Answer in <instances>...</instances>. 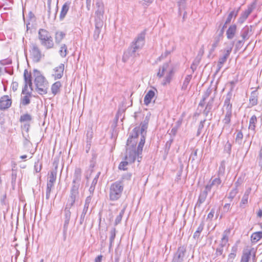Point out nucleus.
Wrapping results in <instances>:
<instances>
[{
  "label": "nucleus",
  "mask_w": 262,
  "mask_h": 262,
  "mask_svg": "<svg viewBox=\"0 0 262 262\" xmlns=\"http://www.w3.org/2000/svg\"><path fill=\"white\" fill-rule=\"evenodd\" d=\"M96 5L97 9L95 12V21H101L103 22L104 5L101 0L98 1L96 3Z\"/></svg>",
  "instance_id": "obj_12"
},
{
  "label": "nucleus",
  "mask_w": 262,
  "mask_h": 262,
  "mask_svg": "<svg viewBox=\"0 0 262 262\" xmlns=\"http://www.w3.org/2000/svg\"><path fill=\"white\" fill-rule=\"evenodd\" d=\"M25 95V96L21 98V103L23 105H27L30 103V98L31 95V91L27 92V94Z\"/></svg>",
  "instance_id": "obj_32"
},
{
  "label": "nucleus",
  "mask_w": 262,
  "mask_h": 262,
  "mask_svg": "<svg viewBox=\"0 0 262 262\" xmlns=\"http://www.w3.org/2000/svg\"><path fill=\"white\" fill-rule=\"evenodd\" d=\"M179 7V11L184 8L185 0H176Z\"/></svg>",
  "instance_id": "obj_53"
},
{
  "label": "nucleus",
  "mask_w": 262,
  "mask_h": 262,
  "mask_svg": "<svg viewBox=\"0 0 262 262\" xmlns=\"http://www.w3.org/2000/svg\"><path fill=\"white\" fill-rule=\"evenodd\" d=\"M205 121H206V120L204 119V120H202L200 122V123L199 125L198 131L196 133L197 136H199L203 133V129L204 127V123L205 122Z\"/></svg>",
  "instance_id": "obj_45"
},
{
  "label": "nucleus",
  "mask_w": 262,
  "mask_h": 262,
  "mask_svg": "<svg viewBox=\"0 0 262 262\" xmlns=\"http://www.w3.org/2000/svg\"><path fill=\"white\" fill-rule=\"evenodd\" d=\"M228 241V237L227 232L225 231L223 234V237L221 239V243L216 249L215 255L216 257L223 255V248L226 246Z\"/></svg>",
  "instance_id": "obj_14"
},
{
  "label": "nucleus",
  "mask_w": 262,
  "mask_h": 262,
  "mask_svg": "<svg viewBox=\"0 0 262 262\" xmlns=\"http://www.w3.org/2000/svg\"><path fill=\"white\" fill-rule=\"evenodd\" d=\"M100 172H98L97 174L96 175V176L95 177V178H94L92 182V184H91V186H94L95 187L97 183V181H98V179L99 177V174H100Z\"/></svg>",
  "instance_id": "obj_55"
},
{
  "label": "nucleus",
  "mask_w": 262,
  "mask_h": 262,
  "mask_svg": "<svg viewBox=\"0 0 262 262\" xmlns=\"http://www.w3.org/2000/svg\"><path fill=\"white\" fill-rule=\"evenodd\" d=\"M30 52L33 60L36 62H39L42 57V54L39 48L36 45H33Z\"/></svg>",
  "instance_id": "obj_15"
},
{
  "label": "nucleus",
  "mask_w": 262,
  "mask_h": 262,
  "mask_svg": "<svg viewBox=\"0 0 262 262\" xmlns=\"http://www.w3.org/2000/svg\"><path fill=\"white\" fill-rule=\"evenodd\" d=\"M237 27L235 25H231L226 31L227 38L228 39H233L236 32Z\"/></svg>",
  "instance_id": "obj_24"
},
{
  "label": "nucleus",
  "mask_w": 262,
  "mask_h": 262,
  "mask_svg": "<svg viewBox=\"0 0 262 262\" xmlns=\"http://www.w3.org/2000/svg\"><path fill=\"white\" fill-rule=\"evenodd\" d=\"M64 70V65L63 63H60L58 66L55 67L53 69L54 73L53 76L55 79H58L61 78L63 75V71Z\"/></svg>",
  "instance_id": "obj_16"
},
{
  "label": "nucleus",
  "mask_w": 262,
  "mask_h": 262,
  "mask_svg": "<svg viewBox=\"0 0 262 262\" xmlns=\"http://www.w3.org/2000/svg\"><path fill=\"white\" fill-rule=\"evenodd\" d=\"M70 209H68V208H65L64 210V221L63 224V229L64 231H66L68 227L69 224V222L71 219V212L70 211Z\"/></svg>",
  "instance_id": "obj_21"
},
{
  "label": "nucleus",
  "mask_w": 262,
  "mask_h": 262,
  "mask_svg": "<svg viewBox=\"0 0 262 262\" xmlns=\"http://www.w3.org/2000/svg\"><path fill=\"white\" fill-rule=\"evenodd\" d=\"M155 96V91L153 90H149L145 95L144 98V102L146 105H148L151 102L152 99Z\"/></svg>",
  "instance_id": "obj_25"
},
{
  "label": "nucleus",
  "mask_w": 262,
  "mask_h": 262,
  "mask_svg": "<svg viewBox=\"0 0 262 262\" xmlns=\"http://www.w3.org/2000/svg\"><path fill=\"white\" fill-rule=\"evenodd\" d=\"M154 0H142V4L144 6H148L153 2Z\"/></svg>",
  "instance_id": "obj_58"
},
{
  "label": "nucleus",
  "mask_w": 262,
  "mask_h": 262,
  "mask_svg": "<svg viewBox=\"0 0 262 262\" xmlns=\"http://www.w3.org/2000/svg\"><path fill=\"white\" fill-rule=\"evenodd\" d=\"M192 78V75H187L183 81V84L182 85V90L183 91H186L188 89V85L190 83V81Z\"/></svg>",
  "instance_id": "obj_33"
},
{
  "label": "nucleus",
  "mask_w": 262,
  "mask_h": 262,
  "mask_svg": "<svg viewBox=\"0 0 262 262\" xmlns=\"http://www.w3.org/2000/svg\"><path fill=\"white\" fill-rule=\"evenodd\" d=\"M235 256H236V254L230 253L228 256V261L229 262H232L233 260L234 259Z\"/></svg>",
  "instance_id": "obj_63"
},
{
  "label": "nucleus",
  "mask_w": 262,
  "mask_h": 262,
  "mask_svg": "<svg viewBox=\"0 0 262 262\" xmlns=\"http://www.w3.org/2000/svg\"><path fill=\"white\" fill-rule=\"evenodd\" d=\"M142 151L139 152L138 146L136 148L135 140L127 139L126 143V151L125 156V161L121 162L119 165V169L120 170H126V166L128 163H132L135 162L136 158H138V162L139 159H141L140 155L142 154Z\"/></svg>",
  "instance_id": "obj_2"
},
{
  "label": "nucleus",
  "mask_w": 262,
  "mask_h": 262,
  "mask_svg": "<svg viewBox=\"0 0 262 262\" xmlns=\"http://www.w3.org/2000/svg\"><path fill=\"white\" fill-rule=\"evenodd\" d=\"M232 97V92L231 91L229 92L226 95L222 108V113L224 116L222 120L224 123L223 130H229L230 127L231 118L232 115V105L230 102Z\"/></svg>",
  "instance_id": "obj_3"
},
{
  "label": "nucleus",
  "mask_w": 262,
  "mask_h": 262,
  "mask_svg": "<svg viewBox=\"0 0 262 262\" xmlns=\"http://www.w3.org/2000/svg\"><path fill=\"white\" fill-rule=\"evenodd\" d=\"M258 95V93L256 90L251 92L249 98V103L251 106H254L257 104Z\"/></svg>",
  "instance_id": "obj_27"
},
{
  "label": "nucleus",
  "mask_w": 262,
  "mask_h": 262,
  "mask_svg": "<svg viewBox=\"0 0 262 262\" xmlns=\"http://www.w3.org/2000/svg\"><path fill=\"white\" fill-rule=\"evenodd\" d=\"M24 77L25 80V83L28 84L30 88H31V90L32 91V82L31 79V74L28 72L27 70H25L24 71Z\"/></svg>",
  "instance_id": "obj_28"
},
{
  "label": "nucleus",
  "mask_w": 262,
  "mask_h": 262,
  "mask_svg": "<svg viewBox=\"0 0 262 262\" xmlns=\"http://www.w3.org/2000/svg\"><path fill=\"white\" fill-rule=\"evenodd\" d=\"M214 209H212L211 211L209 212V213L207 215V219L212 220L214 216Z\"/></svg>",
  "instance_id": "obj_61"
},
{
  "label": "nucleus",
  "mask_w": 262,
  "mask_h": 262,
  "mask_svg": "<svg viewBox=\"0 0 262 262\" xmlns=\"http://www.w3.org/2000/svg\"><path fill=\"white\" fill-rule=\"evenodd\" d=\"M32 117L31 115L29 114H25L20 116L19 121L21 123H25L24 125V128H26L27 130H29L30 127V122L32 121Z\"/></svg>",
  "instance_id": "obj_17"
},
{
  "label": "nucleus",
  "mask_w": 262,
  "mask_h": 262,
  "mask_svg": "<svg viewBox=\"0 0 262 262\" xmlns=\"http://www.w3.org/2000/svg\"><path fill=\"white\" fill-rule=\"evenodd\" d=\"M262 238V231L253 233L251 236V240L252 243H256Z\"/></svg>",
  "instance_id": "obj_34"
},
{
  "label": "nucleus",
  "mask_w": 262,
  "mask_h": 262,
  "mask_svg": "<svg viewBox=\"0 0 262 262\" xmlns=\"http://www.w3.org/2000/svg\"><path fill=\"white\" fill-rule=\"evenodd\" d=\"M208 192H209V191L207 190L206 188L205 187V189L203 191H202L200 194L198 201L195 205V208L196 207H200L201 205L205 202L208 195Z\"/></svg>",
  "instance_id": "obj_23"
},
{
  "label": "nucleus",
  "mask_w": 262,
  "mask_h": 262,
  "mask_svg": "<svg viewBox=\"0 0 262 262\" xmlns=\"http://www.w3.org/2000/svg\"><path fill=\"white\" fill-rule=\"evenodd\" d=\"M116 236V229L115 228H112L110 231V245H112L113 242L114 241V239Z\"/></svg>",
  "instance_id": "obj_47"
},
{
  "label": "nucleus",
  "mask_w": 262,
  "mask_h": 262,
  "mask_svg": "<svg viewBox=\"0 0 262 262\" xmlns=\"http://www.w3.org/2000/svg\"><path fill=\"white\" fill-rule=\"evenodd\" d=\"M66 34L62 31H57L55 34V40L57 44H59L65 37Z\"/></svg>",
  "instance_id": "obj_29"
},
{
  "label": "nucleus",
  "mask_w": 262,
  "mask_h": 262,
  "mask_svg": "<svg viewBox=\"0 0 262 262\" xmlns=\"http://www.w3.org/2000/svg\"><path fill=\"white\" fill-rule=\"evenodd\" d=\"M230 209V204L227 203V204H226L224 206L223 209H224V212H227L228 211H229Z\"/></svg>",
  "instance_id": "obj_64"
},
{
  "label": "nucleus",
  "mask_w": 262,
  "mask_h": 262,
  "mask_svg": "<svg viewBox=\"0 0 262 262\" xmlns=\"http://www.w3.org/2000/svg\"><path fill=\"white\" fill-rule=\"evenodd\" d=\"M220 41V38L219 37H216L214 38L213 42L211 45V47L209 50V53L210 54H211L212 53H213L214 51L216 48L218 46Z\"/></svg>",
  "instance_id": "obj_38"
},
{
  "label": "nucleus",
  "mask_w": 262,
  "mask_h": 262,
  "mask_svg": "<svg viewBox=\"0 0 262 262\" xmlns=\"http://www.w3.org/2000/svg\"><path fill=\"white\" fill-rule=\"evenodd\" d=\"M11 176H12V183L15 182L16 181V177H17L16 172L14 170H13L12 172Z\"/></svg>",
  "instance_id": "obj_62"
},
{
  "label": "nucleus",
  "mask_w": 262,
  "mask_h": 262,
  "mask_svg": "<svg viewBox=\"0 0 262 262\" xmlns=\"http://www.w3.org/2000/svg\"><path fill=\"white\" fill-rule=\"evenodd\" d=\"M225 45L226 46V48L221 51L223 53V55H221L219 59L217 67L219 70L222 67L223 64L226 61L227 58L229 57L234 42H226Z\"/></svg>",
  "instance_id": "obj_9"
},
{
  "label": "nucleus",
  "mask_w": 262,
  "mask_h": 262,
  "mask_svg": "<svg viewBox=\"0 0 262 262\" xmlns=\"http://www.w3.org/2000/svg\"><path fill=\"white\" fill-rule=\"evenodd\" d=\"M172 74V68L170 67V64L169 62H166L164 63L162 66L160 67L159 72L157 74V76L159 78H161L162 77L165 75V77L163 79L162 84L163 85H166L167 84L170 83L171 80Z\"/></svg>",
  "instance_id": "obj_8"
},
{
  "label": "nucleus",
  "mask_w": 262,
  "mask_h": 262,
  "mask_svg": "<svg viewBox=\"0 0 262 262\" xmlns=\"http://www.w3.org/2000/svg\"><path fill=\"white\" fill-rule=\"evenodd\" d=\"M70 5V3L66 2L62 6L59 15V19L60 20H62L64 18L69 10Z\"/></svg>",
  "instance_id": "obj_26"
},
{
  "label": "nucleus",
  "mask_w": 262,
  "mask_h": 262,
  "mask_svg": "<svg viewBox=\"0 0 262 262\" xmlns=\"http://www.w3.org/2000/svg\"><path fill=\"white\" fill-rule=\"evenodd\" d=\"M81 169L79 167H76L75 169L74 172L73 174V179L72 181V184L71 189L79 190V188L81 180Z\"/></svg>",
  "instance_id": "obj_10"
},
{
  "label": "nucleus",
  "mask_w": 262,
  "mask_h": 262,
  "mask_svg": "<svg viewBox=\"0 0 262 262\" xmlns=\"http://www.w3.org/2000/svg\"><path fill=\"white\" fill-rule=\"evenodd\" d=\"M238 192V189L237 187L233 189L229 194L228 198L232 200Z\"/></svg>",
  "instance_id": "obj_50"
},
{
  "label": "nucleus",
  "mask_w": 262,
  "mask_h": 262,
  "mask_svg": "<svg viewBox=\"0 0 262 262\" xmlns=\"http://www.w3.org/2000/svg\"><path fill=\"white\" fill-rule=\"evenodd\" d=\"M145 32H142L132 43L131 46L124 52L123 56V60L125 61L130 57H135L136 52L140 49H141L144 45Z\"/></svg>",
  "instance_id": "obj_4"
},
{
  "label": "nucleus",
  "mask_w": 262,
  "mask_h": 262,
  "mask_svg": "<svg viewBox=\"0 0 262 262\" xmlns=\"http://www.w3.org/2000/svg\"><path fill=\"white\" fill-rule=\"evenodd\" d=\"M61 87V83L60 81H56L51 86V91L54 95H56L60 91Z\"/></svg>",
  "instance_id": "obj_30"
},
{
  "label": "nucleus",
  "mask_w": 262,
  "mask_h": 262,
  "mask_svg": "<svg viewBox=\"0 0 262 262\" xmlns=\"http://www.w3.org/2000/svg\"><path fill=\"white\" fill-rule=\"evenodd\" d=\"M53 186H54V184L49 183L47 182L46 194V199H47V200H48L50 198L51 190H52Z\"/></svg>",
  "instance_id": "obj_43"
},
{
  "label": "nucleus",
  "mask_w": 262,
  "mask_h": 262,
  "mask_svg": "<svg viewBox=\"0 0 262 262\" xmlns=\"http://www.w3.org/2000/svg\"><path fill=\"white\" fill-rule=\"evenodd\" d=\"M225 171V165L224 164H221V165L219 167V176H223L224 173Z\"/></svg>",
  "instance_id": "obj_56"
},
{
  "label": "nucleus",
  "mask_w": 262,
  "mask_h": 262,
  "mask_svg": "<svg viewBox=\"0 0 262 262\" xmlns=\"http://www.w3.org/2000/svg\"><path fill=\"white\" fill-rule=\"evenodd\" d=\"M249 30L248 28H245L242 31L241 36L242 37V40L244 41L246 39H248L249 38Z\"/></svg>",
  "instance_id": "obj_40"
},
{
  "label": "nucleus",
  "mask_w": 262,
  "mask_h": 262,
  "mask_svg": "<svg viewBox=\"0 0 262 262\" xmlns=\"http://www.w3.org/2000/svg\"><path fill=\"white\" fill-rule=\"evenodd\" d=\"M251 189H249L248 190H247L244 193L242 201L241 203V206H242V205L246 204L248 203V200L249 198V195Z\"/></svg>",
  "instance_id": "obj_39"
},
{
  "label": "nucleus",
  "mask_w": 262,
  "mask_h": 262,
  "mask_svg": "<svg viewBox=\"0 0 262 262\" xmlns=\"http://www.w3.org/2000/svg\"><path fill=\"white\" fill-rule=\"evenodd\" d=\"M125 212V208H123L121 211L120 212L119 215H118L115 219V224L117 225L120 223V222L122 220V216L124 213Z\"/></svg>",
  "instance_id": "obj_46"
},
{
  "label": "nucleus",
  "mask_w": 262,
  "mask_h": 262,
  "mask_svg": "<svg viewBox=\"0 0 262 262\" xmlns=\"http://www.w3.org/2000/svg\"><path fill=\"white\" fill-rule=\"evenodd\" d=\"M198 149L194 150L190 156L189 160H191L192 162L194 161L197 158Z\"/></svg>",
  "instance_id": "obj_52"
},
{
  "label": "nucleus",
  "mask_w": 262,
  "mask_h": 262,
  "mask_svg": "<svg viewBox=\"0 0 262 262\" xmlns=\"http://www.w3.org/2000/svg\"><path fill=\"white\" fill-rule=\"evenodd\" d=\"M96 156L95 155H93V157L92 160L90 161V168L91 170V172L93 171V168L95 167L96 164Z\"/></svg>",
  "instance_id": "obj_49"
},
{
  "label": "nucleus",
  "mask_w": 262,
  "mask_h": 262,
  "mask_svg": "<svg viewBox=\"0 0 262 262\" xmlns=\"http://www.w3.org/2000/svg\"><path fill=\"white\" fill-rule=\"evenodd\" d=\"M18 87V83L17 82H13L12 83V90L14 92L17 91Z\"/></svg>",
  "instance_id": "obj_60"
},
{
  "label": "nucleus",
  "mask_w": 262,
  "mask_h": 262,
  "mask_svg": "<svg viewBox=\"0 0 262 262\" xmlns=\"http://www.w3.org/2000/svg\"><path fill=\"white\" fill-rule=\"evenodd\" d=\"M86 147L88 148V149L90 148L91 145V140L93 138V132L91 129H90L87 131L86 133Z\"/></svg>",
  "instance_id": "obj_37"
},
{
  "label": "nucleus",
  "mask_w": 262,
  "mask_h": 262,
  "mask_svg": "<svg viewBox=\"0 0 262 262\" xmlns=\"http://www.w3.org/2000/svg\"><path fill=\"white\" fill-rule=\"evenodd\" d=\"M56 170H52L49 174L48 183L54 184L56 179Z\"/></svg>",
  "instance_id": "obj_35"
},
{
  "label": "nucleus",
  "mask_w": 262,
  "mask_h": 262,
  "mask_svg": "<svg viewBox=\"0 0 262 262\" xmlns=\"http://www.w3.org/2000/svg\"><path fill=\"white\" fill-rule=\"evenodd\" d=\"M103 22L101 21H95V29L94 31L93 37L95 40L99 38L101 32V30L103 27Z\"/></svg>",
  "instance_id": "obj_22"
},
{
  "label": "nucleus",
  "mask_w": 262,
  "mask_h": 262,
  "mask_svg": "<svg viewBox=\"0 0 262 262\" xmlns=\"http://www.w3.org/2000/svg\"><path fill=\"white\" fill-rule=\"evenodd\" d=\"M150 116L151 114L150 113L148 112L146 114L145 117L143 118V120L141 122L140 126L134 128L128 139L133 141L135 140V144L137 145L138 137L139 135H140V140L138 145L139 152L142 151L145 144L147 129L148 126Z\"/></svg>",
  "instance_id": "obj_1"
},
{
  "label": "nucleus",
  "mask_w": 262,
  "mask_h": 262,
  "mask_svg": "<svg viewBox=\"0 0 262 262\" xmlns=\"http://www.w3.org/2000/svg\"><path fill=\"white\" fill-rule=\"evenodd\" d=\"M257 118L255 115L251 117L249 121V129L253 131L255 133L256 123H257Z\"/></svg>",
  "instance_id": "obj_31"
},
{
  "label": "nucleus",
  "mask_w": 262,
  "mask_h": 262,
  "mask_svg": "<svg viewBox=\"0 0 262 262\" xmlns=\"http://www.w3.org/2000/svg\"><path fill=\"white\" fill-rule=\"evenodd\" d=\"M204 224L203 222H202L198 227L196 231L194 233L193 237L195 239H198L199 238L200 234L204 229Z\"/></svg>",
  "instance_id": "obj_36"
},
{
  "label": "nucleus",
  "mask_w": 262,
  "mask_h": 262,
  "mask_svg": "<svg viewBox=\"0 0 262 262\" xmlns=\"http://www.w3.org/2000/svg\"><path fill=\"white\" fill-rule=\"evenodd\" d=\"M38 39L41 46L46 49L54 47V43L50 32L46 29H40L38 30Z\"/></svg>",
  "instance_id": "obj_7"
},
{
  "label": "nucleus",
  "mask_w": 262,
  "mask_h": 262,
  "mask_svg": "<svg viewBox=\"0 0 262 262\" xmlns=\"http://www.w3.org/2000/svg\"><path fill=\"white\" fill-rule=\"evenodd\" d=\"M212 103H213V98H211V100L207 103V104L204 111V114L206 116L208 115V114L210 113L211 110L212 109Z\"/></svg>",
  "instance_id": "obj_41"
},
{
  "label": "nucleus",
  "mask_w": 262,
  "mask_h": 262,
  "mask_svg": "<svg viewBox=\"0 0 262 262\" xmlns=\"http://www.w3.org/2000/svg\"><path fill=\"white\" fill-rule=\"evenodd\" d=\"M35 80L34 82L36 85L37 92L40 95H44L47 93L48 82L45 77L40 74L37 70H34Z\"/></svg>",
  "instance_id": "obj_6"
},
{
  "label": "nucleus",
  "mask_w": 262,
  "mask_h": 262,
  "mask_svg": "<svg viewBox=\"0 0 262 262\" xmlns=\"http://www.w3.org/2000/svg\"><path fill=\"white\" fill-rule=\"evenodd\" d=\"M251 255V252L248 251L243 253L241 259V262H248Z\"/></svg>",
  "instance_id": "obj_42"
},
{
  "label": "nucleus",
  "mask_w": 262,
  "mask_h": 262,
  "mask_svg": "<svg viewBox=\"0 0 262 262\" xmlns=\"http://www.w3.org/2000/svg\"><path fill=\"white\" fill-rule=\"evenodd\" d=\"M78 196L79 190L71 189L70 194L66 203L65 208H68L70 209H72L76 200L78 199Z\"/></svg>",
  "instance_id": "obj_11"
},
{
  "label": "nucleus",
  "mask_w": 262,
  "mask_h": 262,
  "mask_svg": "<svg viewBox=\"0 0 262 262\" xmlns=\"http://www.w3.org/2000/svg\"><path fill=\"white\" fill-rule=\"evenodd\" d=\"M1 209L3 210L4 214L6 212L8 211L9 209V205L5 201L1 202Z\"/></svg>",
  "instance_id": "obj_51"
},
{
  "label": "nucleus",
  "mask_w": 262,
  "mask_h": 262,
  "mask_svg": "<svg viewBox=\"0 0 262 262\" xmlns=\"http://www.w3.org/2000/svg\"><path fill=\"white\" fill-rule=\"evenodd\" d=\"M12 104L11 98L8 95L1 97V110H5L10 107Z\"/></svg>",
  "instance_id": "obj_20"
},
{
  "label": "nucleus",
  "mask_w": 262,
  "mask_h": 262,
  "mask_svg": "<svg viewBox=\"0 0 262 262\" xmlns=\"http://www.w3.org/2000/svg\"><path fill=\"white\" fill-rule=\"evenodd\" d=\"M59 53L61 57H65L67 55V47L65 44L61 45L59 50Z\"/></svg>",
  "instance_id": "obj_44"
},
{
  "label": "nucleus",
  "mask_w": 262,
  "mask_h": 262,
  "mask_svg": "<svg viewBox=\"0 0 262 262\" xmlns=\"http://www.w3.org/2000/svg\"><path fill=\"white\" fill-rule=\"evenodd\" d=\"M243 138V135L241 131L237 132L236 136L235 141L239 144H241L242 142Z\"/></svg>",
  "instance_id": "obj_48"
},
{
  "label": "nucleus",
  "mask_w": 262,
  "mask_h": 262,
  "mask_svg": "<svg viewBox=\"0 0 262 262\" xmlns=\"http://www.w3.org/2000/svg\"><path fill=\"white\" fill-rule=\"evenodd\" d=\"M244 41L243 40H238L236 43V45H235L236 48L237 49H241L242 48V47L243 46Z\"/></svg>",
  "instance_id": "obj_59"
},
{
  "label": "nucleus",
  "mask_w": 262,
  "mask_h": 262,
  "mask_svg": "<svg viewBox=\"0 0 262 262\" xmlns=\"http://www.w3.org/2000/svg\"><path fill=\"white\" fill-rule=\"evenodd\" d=\"M221 182L222 181L220 178H216L214 179H211L209 183L205 186V188L207 190L210 191L212 188H217Z\"/></svg>",
  "instance_id": "obj_18"
},
{
  "label": "nucleus",
  "mask_w": 262,
  "mask_h": 262,
  "mask_svg": "<svg viewBox=\"0 0 262 262\" xmlns=\"http://www.w3.org/2000/svg\"><path fill=\"white\" fill-rule=\"evenodd\" d=\"M255 7V4L253 3L249 5L248 9L243 12L239 18V21L241 23H243L248 17L250 14L252 12Z\"/></svg>",
  "instance_id": "obj_19"
},
{
  "label": "nucleus",
  "mask_w": 262,
  "mask_h": 262,
  "mask_svg": "<svg viewBox=\"0 0 262 262\" xmlns=\"http://www.w3.org/2000/svg\"><path fill=\"white\" fill-rule=\"evenodd\" d=\"M234 15V11H231L229 14L228 15V17L226 20V22H225V25H227L229 23H230L231 19H232V18L233 17V15Z\"/></svg>",
  "instance_id": "obj_54"
},
{
  "label": "nucleus",
  "mask_w": 262,
  "mask_h": 262,
  "mask_svg": "<svg viewBox=\"0 0 262 262\" xmlns=\"http://www.w3.org/2000/svg\"><path fill=\"white\" fill-rule=\"evenodd\" d=\"M186 252L185 246L179 247L173 256L172 262H183Z\"/></svg>",
  "instance_id": "obj_13"
},
{
  "label": "nucleus",
  "mask_w": 262,
  "mask_h": 262,
  "mask_svg": "<svg viewBox=\"0 0 262 262\" xmlns=\"http://www.w3.org/2000/svg\"><path fill=\"white\" fill-rule=\"evenodd\" d=\"M124 189L123 180L117 181L112 183L110 187L109 198L110 200L115 201L119 200L122 195Z\"/></svg>",
  "instance_id": "obj_5"
},
{
  "label": "nucleus",
  "mask_w": 262,
  "mask_h": 262,
  "mask_svg": "<svg viewBox=\"0 0 262 262\" xmlns=\"http://www.w3.org/2000/svg\"><path fill=\"white\" fill-rule=\"evenodd\" d=\"M91 201H92V195H90L86 197L85 201L84 206H87L88 207H89V206H90V204Z\"/></svg>",
  "instance_id": "obj_57"
}]
</instances>
